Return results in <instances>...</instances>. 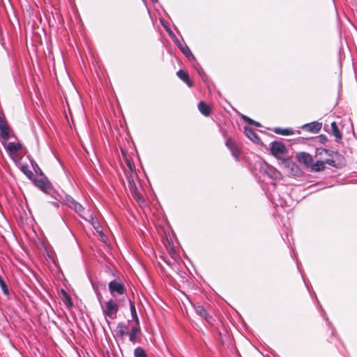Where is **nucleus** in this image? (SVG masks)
<instances>
[{
  "instance_id": "nucleus-1",
  "label": "nucleus",
  "mask_w": 357,
  "mask_h": 357,
  "mask_svg": "<svg viewBox=\"0 0 357 357\" xmlns=\"http://www.w3.org/2000/svg\"><path fill=\"white\" fill-rule=\"evenodd\" d=\"M271 154L278 160H282L285 167L289 168L292 172H297L299 168L297 165L289 159H282V155L287 154V149L284 144L281 142L275 141L271 144L270 149Z\"/></svg>"
},
{
  "instance_id": "nucleus-2",
  "label": "nucleus",
  "mask_w": 357,
  "mask_h": 357,
  "mask_svg": "<svg viewBox=\"0 0 357 357\" xmlns=\"http://www.w3.org/2000/svg\"><path fill=\"white\" fill-rule=\"evenodd\" d=\"M119 311V305L117 303L110 299L105 303V307L102 308V312L105 317L114 319L116 318V314Z\"/></svg>"
},
{
  "instance_id": "nucleus-3",
  "label": "nucleus",
  "mask_w": 357,
  "mask_h": 357,
  "mask_svg": "<svg viewBox=\"0 0 357 357\" xmlns=\"http://www.w3.org/2000/svg\"><path fill=\"white\" fill-rule=\"evenodd\" d=\"M328 164L332 167H337V165L335 162V160L334 159H326L324 161L318 160L315 163L312 162V165H311V171L312 172H321L324 171L326 168L325 165Z\"/></svg>"
},
{
  "instance_id": "nucleus-4",
  "label": "nucleus",
  "mask_w": 357,
  "mask_h": 357,
  "mask_svg": "<svg viewBox=\"0 0 357 357\" xmlns=\"http://www.w3.org/2000/svg\"><path fill=\"white\" fill-rule=\"evenodd\" d=\"M108 288L109 292L112 294L116 292L118 294H123L126 291V288L124 284L119 281L112 280L109 283Z\"/></svg>"
},
{
  "instance_id": "nucleus-5",
  "label": "nucleus",
  "mask_w": 357,
  "mask_h": 357,
  "mask_svg": "<svg viewBox=\"0 0 357 357\" xmlns=\"http://www.w3.org/2000/svg\"><path fill=\"white\" fill-rule=\"evenodd\" d=\"M128 185L129 190L132 195L137 200L141 199V195L137 189V187L135 183L133 175H127Z\"/></svg>"
},
{
  "instance_id": "nucleus-6",
  "label": "nucleus",
  "mask_w": 357,
  "mask_h": 357,
  "mask_svg": "<svg viewBox=\"0 0 357 357\" xmlns=\"http://www.w3.org/2000/svg\"><path fill=\"white\" fill-rule=\"evenodd\" d=\"M68 206L74 209L76 213H77L82 218L86 220V217L85 216V210L84 207L78 202H77L74 199L70 198L67 200Z\"/></svg>"
},
{
  "instance_id": "nucleus-7",
  "label": "nucleus",
  "mask_w": 357,
  "mask_h": 357,
  "mask_svg": "<svg viewBox=\"0 0 357 357\" xmlns=\"http://www.w3.org/2000/svg\"><path fill=\"white\" fill-rule=\"evenodd\" d=\"M296 159L300 163L303 164L307 167H310L314 162L312 156L305 152L298 153L296 154Z\"/></svg>"
},
{
  "instance_id": "nucleus-8",
  "label": "nucleus",
  "mask_w": 357,
  "mask_h": 357,
  "mask_svg": "<svg viewBox=\"0 0 357 357\" xmlns=\"http://www.w3.org/2000/svg\"><path fill=\"white\" fill-rule=\"evenodd\" d=\"M0 131L3 139L7 140L10 137V128L4 116L0 115Z\"/></svg>"
},
{
  "instance_id": "nucleus-9",
  "label": "nucleus",
  "mask_w": 357,
  "mask_h": 357,
  "mask_svg": "<svg viewBox=\"0 0 357 357\" xmlns=\"http://www.w3.org/2000/svg\"><path fill=\"white\" fill-rule=\"evenodd\" d=\"M321 127H322L321 123H319L317 121H314V122H312L310 123L305 124L302 127V128L307 132H312V133H317L318 132L320 131V130L321 129Z\"/></svg>"
},
{
  "instance_id": "nucleus-10",
  "label": "nucleus",
  "mask_w": 357,
  "mask_h": 357,
  "mask_svg": "<svg viewBox=\"0 0 357 357\" xmlns=\"http://www.w3.org/2000/svg\"><path fill=\"white\" fill-rule=\"evenodd\" d=\"M195 312L200 317L204 318L208 323L212 324V317H211L206 310L202 305L195 306Z\"/></svg>"
},
{
  "instance_id": "nucleus-11",
  "label": "nucleus",
  "mask_w": 357,
  "mask_h": 357,
  "mask_svg": "<svg viewBox=\"0 0 357 357\" xmlns=\"http://www.w3.org/2000/svg\"><path fill=\"white\" fill-rule=\"evenodd\" d=\"M177 76L182 79L189 87L193 86V82L190 80L189 75L187 71L183 70H179L176 73Z\"/></svg>"
},
{
  "instance_id": "nucleus-12",
  "label": "nucleus",
  "mask_w": 357,
  "mask_h": 357,
  "mask_svg": "<svg viewBox=\"0 0 357 357\" xmlns=\"http://www.w3.org/2000/svg\"><path fill=\"white\" fill-rule=\"evenodd\" d=\"M33 181L36 186L45 192L50 189V183L45 179H33Z\"/></svg>"
},
{
  "instance_id": "nucleus-13",
  "label": "nucleus",
  "mask_w": 357,
  "mask_h": 357,
  "mask_svg": "<svg viewBox=\"0 0 357 357\" xmlns=\"http://www.w3.org/2000/svg\"><path fill=\"white\" fill-rule=\"evenodd\" d=\"M244 132L245 135L252 142H257L259 140V138L256 134V132L248 126L244 127Z\"/></svg>"
},
{
  "instance_id": "nucleus-14",
  "label": "nucleus",
  "mask_w": 357,
  "mask_h": 357,
  "mask_svg": "<svg viewBox=\"0 0 357 357\" xmlns=\"http://www.w3.org/2000/svg\"><path fill=\"white\" fill-rule=\"evenodd\" d=\"M198 109L199 112L206 116H208L211 114V110L209 105L204 101L199 102L198 104Z\"/></svg>"
},
{
  "instance_id": "nucleus-15",
  "label": "nucleus",
  "mask_w": 357,
  "mask_h": 357,
  "mask_svg": "<svg viewBox=\"0 0 357 357\" xmlns=\"http://www.w3.org/2000/svg\"><path fill=\"white\" fill-rule=\"evenodd\" d=\"M61 294L62 301L68 308H70L73 306V302L70 295L63 289H61Z\"/></svg>"
},
{
  "instance_id": "nucleus-16",
  "label": "nucleus",
  "mask_w": 357,
  "mask_h": 357,
  "mask_svg": "<svg viewBox=\"0 0 357 357\" xmlns=\"http://www.w3.org/2000/svg\"><path fill=\"white\" fill-rule=\"evenodd\" d=\"M273 131L275 133L281 135H291L294 134V130L292 128H275Z\"/></svg>"
},
{
  "instance_id": "nucleus-17",
  "label": "nucleus",
  "mask_w": 357,
  "mask_h": 357,
  "mask_svg": "<svg viewBox=\"0 0 357 357\" xmlns=\"http://www.w3.org/2000/svg\"><path fill=\"white\" fill-rule=\"evenodd\" d=\"M6 149L10 153L17 152L22 150V145L20 143L9 142L7 145Z\"/></svg>"
},
{
  "instance_id": "nucleus-18",
  "label": "nucleus",
  "mask_w": 357,
  "mask_h": 357,
  "mask_svg": "<svg viewBox=\"0 0 357 357\" xmlns=\"http://www.w3.org/2000/svg\"><path fill=\"white\" fill-rule=\"evenodd\" d=\"M140 332L139 325H137L133 326L129 333V339L130 340L135 343L137 340V334Z\"/></svg>"
},
{
  "instance_id": "nucleus-19",
  "label": "nucleus",
  "mask_w": 357,
  "mask_h": 357,
  "mask_svg": "<svg viewBox=\"0 0 357 357\" xmlns=\"http://www.w3.org/2000/svg\"><path fill=\"white\" fill-rule=\"evenodd\" d=\"M117 335L121 338L128 333V327L125 324L119 323L117 326Z\"/></svg>"
},
{
  "instance_id": "nucleus-20",
  "label": "nucleus",
  "mask_w": 357,
  "mask_h": 357,
  "mask_svg": "<svg viewBox=\"0 0 357 357\" xmlns=\"http://www.w3.org/2000/svg\"><path fill=\"white\" fill-rule=\"evenodd\" d=\"M129 303L132 319L137 325H139V320L137 316V310L135 309V303L131 300L129 301Z\"/></svg>"
},
{
  "instance_id": "nucleus-21",
  "label": "nucleus",
  "mask_w": 357,
  "mask_h": 357,
  "mask_svg": "<svg viewBox=\"0 0 357 357\" xmlns=\"http://www.w3.org/2000/svg\"><path fill=\"white\" fill-rule=\"evenodd\" d=\"M331 130L332 134L336 137L337 140H340L342 139V134L335 121L331 123Z\"/></svg>"
},
{
  "instance_id": "nucleus-22",
  "label": "nucleus",
  "mask_w": 357,
  "mask_h": 357,
  "mask_svg": "<svg viewBox=\"0 0 357 357\" xmlns=\"http://www.w3.org/2000/svg\"><path fill=\"white\" fill-rule=\"evenodd\" d=\"M324 152L326 154H327L329 156H331L332 158H336L337 159H343L342 155L337 151H331L328 149H323L319 152V154H322V153Z\"/></svg>"
},
{
  "instance_id": "nucleus-23",
  "label": "nucleus",
  "mask_w": 357,
  "mask_h": 357,
  "mask_svg": "<svg viewBox=\"0 0 357 357\" xmlns=\"http://www.w3.org/2000/svg\"><path fill=\"white\" fill-rule=\"evenodd\" d=\"M21 170L29 179L33 180L34 175L27 165H22Z\"/></svg>"
},
{
  "instance_id": "nucleus-24",
  "label": "nucleus",
  "mask_w": 357,
  "mask_h": 357,
  "mask_svg": "<svg viewBox=\"0 0 357 357\" xmlns=\"http://www.w3.org/2000/svg\"><path fill=\"white\" fill-rule=\"evenodd\" d=\"M242 119H243V121L245 122L249 123L250 125L255 126V127L261 126L260 123L255 121V120L250 119V117H248L245 115H243Z\"/></svg>"
},
{
  "instance_id": "nucleus-25",
  "label": "nucleus",
  "mask_w": 357,
  "mask_h": 357,
  "mask_svg": "<svg viewBox=\"0 0 357 357\" xmlns=\"http://www.w3.org/2000/svg\"><path fill=\"white\" fill-rule=\"evenodd\" d=\"M135 357H148L145 351L142 347H137L134 351Z\"/></svg>"
},
{
  "instance_id": "nucleus-26",
  "label": "nucleus",
  "mask_w": 357,
  "mask_h": 357,
  "mask_svg": "<svg viewBox=\"0 0 357 357\" xmlns=\"http://www.w3.org/2000/svg\"><path fill=\"white\" fill-rule=\"evenodd\" d=\"M0 287H1V290L4 294H6V295L9 294V290H8V286L6 284V282L3 280V279L1 276H0Z\"/></svg>"
},
{
  "instance_id": "nucleus-27",
  "label": "nucleus",
  "mask_w": 357,
  "mask_h": 357,
  "mask_svg": "<svg viewBox=\"0 0 357 357\" xmlns=\"http://www.w3.org/2000/svg\"><path fill=\"white\" fill-rule=\"evenodd\" d=\"M226 146L230 150L234 149L237 147L235 142L231 138H229V139H227V141H226Z\"/></svg>"
},
{
  "instance_id": "nucleus-28",
  "label": "nucleus",
  "mask_w": 357,
  "mask_h": 357,
  "mask_svg": "<svg viewBox=\"0 0 357 357\" xmlns=\"http://www.w3.org/2000/svg\"><path fill=\"white\" fill-rule=\"evenodd\" d=\"M93 226L98 234L102 231L101 226L98 222H93Z\"/></svg>"
},
{
  "instance_id": "nucleus-29",
  "label": "nucleus",
  "mask_w": 357,
  "mask_h": 357,
  "mask_svg": "<svg viewBox=\"0 0 357 357\" xmlns=\"http://www.w3.org/2000/svg\"><path fill=\"white\" fill-rule=\"evenodd\" d=\"M181 50L182 51V52L186 56H189L190 55L192 56L190 50H189L188 47H186V48H184V47H181Z\"/></svg>"
},
{
  "instance_id": "nucleus-30",
  "label": "nucleus",
  "mask_w": 357,
  "mask_h": 357,
  "mask_svg": "<svg viewBox=\"0 0 357 357\" xmlns=\"http://www.w3.org/2000/svg\"><path fill=\"white\" fill-rule=\"evenodd\" d=\"M32 165H33V167L35 172L37 174H39L40 175H43V172L41 171V169H40V167L38 166V165L36 163H35V164L32 163Z\"/></svg>"
},
{
  "instance_id": "nucleus-31",
  "label": "nucleus",
  "mask_w": 357,
  "mask_h": 357,
  "mask_svg": "<svg viewBox=\"0 0 357 357\" xmlns=\"http://www.w3.org/2000/svg\"><path fill=\"white\" fill-rule=\"evenodd\" d=\"M98 235H99V238L101 241L105 243L107 241V236H105V234L103 233V231H102L101 232L98 233Z\"/></svg>"
},
{
  "instance_id": "nucleus-32",
  "label": "nucleus",
  "mask_w": 357,
  "mask_h": 357,
  "mask_svg": "<svg viewBox=\"0 0 357 357\" xmlns=\"http://www.w3.org/2000/svg\"><path fill=\"white\" fill-rule=\"evenodd\" d=\"M231 153H232V155L236 157V158H238V155H239V150L238 149V148H235L234 149H231Z\"/></svg>"
},
{
  "instance_id": "nucleus-33",
  "label": "nucleus",
  "mask_w": 357,
  "mask_h": 357,
  "mask_svg": "<svg viewBox=\"0 0 357 357\" xmlns=\"http://www.w3.org/2000/svg\"><path fill=\"white\" fill-rule=\"evenodd\" d=\"M126 164L128 165V167H129L131 173L130 174H132L133 175V168H134V166L132 165L131 162L128 160H126Z\"/></svg>"
},
{
  "instance_id": "nucleus-34",
  "label": "nucleus",
  "mask_w": 357,
  "mask_h": 357,
  "mask_svg": "<svg viewBox=\"0 0 357 357\" xmlns=\"http://www.w3.org/2000/svg\"><path fill=\"white\" fill-rule=\"evenodd\" d=\"M319 137H320V139H321V142H324L326 141V139H326V136L322 135H320V136H319Z\"/></svg>"
},
{
  "instance_id": "nucleus-35",
  "label": "nucleus",
  "mask_w": 357,
  "mask_h": 357,
  "mask_svg": "<svg viewBox=\"0 0 357 357\" xmlns=\"http://www.w3.org/2000/svg\"><path fill=\"white\" fill-rule=\"evenodd\" d=\"M98 298H99V300H100V298H102V296L100 294H98Z\"/></svg>"
},
{
  "instance_id": "nucleus-36",
  "label": "nucleus",
  "mask_w": 357,
  "mask_h": 357,
  "mask_svg": "<svg viewBox=\"0 0 357 357\" xmlns=\"http://www.w3.org/2000/svg\"><path fill=\"white\" fill-rule=\"evenodd\" d=\"M153 2H157L158 0H151Z\"/></svg>"
}]
</instances>
